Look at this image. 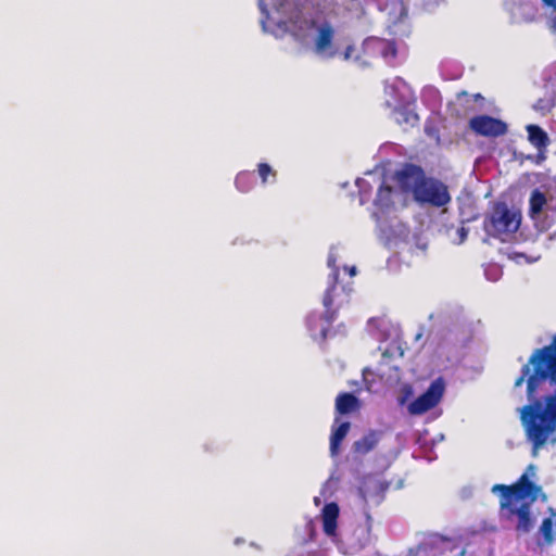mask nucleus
<instances>
[{"label":"nucleus","instance_id":"nucleus-1","mask_svg":"<svg viewBox=\"0 0 556 556\" xmlns=\"http://www.w3.org/2000/svg\"><path fill=\"white\" fill-rule=\"evenodd\" d=\"M547 379L555 389L545 397L544 407L540 400H533L520 410V420L528 440L532 443L534 456L547 442L549 434L556 430V334L548 345L536 349L532 353L529 362L522 366L521 375L514 386L518 388L527 381V393L531 400L539 384Z\"/></svg>","mask_w":556,"mask_h":556},{"label":"nucleus","instance_id":"nucleus-2","mask_svg":"<svg viewBox=\"0 0 556 556\" xmlns=\"http://www.w3.org/2000/svg\"><path fill=\"white\" fill-rule=\"evenodd\" d=\"M535 471L536 466L530 464L515 483L495 484L492 488V492L500 495L501 516L508 521H515V529L519 533H528L533 528L531 506L540 494L543 501L546 500L542 488L530 480Z\"/></svg>","mask_w":556,"mask_h":556},{"label":"nucleus","instance_id":"nucleus-3","mask_svg":"<svg viewBox=\"0 0 556 556\" xmlns=\"http://www.w3.org/2000/svg\"><path fill=\"white\" fill-rule=\"evenodd\" d=\"M396 176L402 188L410 189L414 200L420 204L442 207L451 201L447 187L439 179L427 177L418 165L407 164Z\"/></svg>","mask_w":556,"mask_h":556},{"label":"nucleus","instance_id":"nucleus-4","mask_svg":"<svg viewBox=\"0 0 556 556\" xmlns=\"http://www.w3.org/2000/svg\"><path fill=\"white\" fill-rule=\"evenodd\" d=\"M520 223L521 215L519 212L510 210L504 202H497L485 216L483 229L489 236L501 238L503 235L516 232Z\"/></svg>","mask_w":556,"mask_h":556},{"label":"nucleus","instance_id":"nucleus-5","mask_svg":"<svg viewBox=\"0 0 556 556\" xmlns=\"http://www.w3.org/2000/svg\"><path fill=\"white\" fill-rule=\"evenodd\" d=\"M309 26L316 29L313 37V49L317 55L332 59L337 54V50L333 48V40L336 36V29L329 21H324L319 25L316 24L315 20L309 21Z\"/></svg>","mask_w":556,"mask_h":556},{"label":"nucleus","instance_id":"nucleus-6","mask_svg":"<svg viewBox=\"0 0 556 556\" xmlns=\"http://www.w3.org/2000/svg\"><path fill=\"white\" fill-rule=\"evenodd\" d=\"M444 390V379L442 377L437 378L421 395L409 404V413L413 415H421L432 409L441 401Z\"/></svg>","mask_w":556,"mask_h":556},{"label":"nucleus","instance_id":"nucleus-7","mask_svg":"<svg viewBox=\"0 0 556 556\" xmlns=\"http://www.w3.org/2000/svg\"><path fill=\"white\" fill-rule=\"evenodd\" d=\"M468 127L477 136L486 138H497L508 131V126L504 121L486 114L471 117Z\"/></svg>","mask_w":556,"mask_h":556},{"label":"nucleus","instance_id":"nucleus-8","mask_svg":"<svg viewBox=\"0 0 556 556\" xmlns=\"http://www.w3.org/2000/svg\"><path fill=\"white\" fill-rule=\"evenodd\" d=\"M556 106V80L547 79L543 86V96L533 104V110L546 115Z\"/></svg>","mask_w":556,"mask_h":556},{"label":"nucleus","instance_id":"nucleus-9","mask_svg":"<svg viewBox=\"0 0 556 556\" xmlns=\"http://www.w3.org/2000/svg\"><path fill=\"white\" fill-rule=\"evenodd\" d=\"M382 432L379 430H369L352 445V452L355 456H364L374 451L380 440Z\"/></svg>","mask_w":556,"mask_h":556},{"label":"nucleus","instance_id":"nucleus-10","mask_svg":"<svg viewBox=\"0 0 556 556\" xmlns=\"http://www.w3.org/2000/svg\"><path fill=\"white\" fill-rule=\"evenodd\" d=\"M339 517V506L337 503H328L323 508V528L327 535H334L337 531V520Z\"/></svg>","mask_w":556,"mask_h":556},{"label":"nucleus","instance_id":"nucleus-11","mask_svg":"<svg viewBox=\"0 0 556 556\" xmlns=\"http://www.w3.org/2000/svg\"><path fill=\"white\" fill-rule=\"evenodd\" d=\"M350 428L351 424L349 421H343L340 422L337 427H332L329 446L330 455L332 457L338 456L341 444L345 437L348 435Z\"/></svg>","mask_w":556,"mask_h":556},{"label":"nucleus","instance_id":"nucleus-12","mask_svg":"<svg viewBox=\"0 0 556 556\" xmlns=\"http://www.w3.org/2000/svg\"><path fill=\"white\" fill-rule=\"evenodd\" d=\"M359 408L358 399L350 392L340 393L336 399V412L340 415L350 414Z\"/></svg>","mask_w":556,"mask_h":556},{"label":"nucleus","instance_id":"nucleus-13","mask_svg":"<svg viewBox=\"0 0 556 556\" xmlns=\"http://www.w3.org/2000/svg\"><path fill=\"white\" fill-rule=\"evenodd\" d=\"M528 139L538 150L546 149L549 144L547 134L538 125L527 126Z\"/></svg>","mask_w":556,"mask_h":556},{"label":"nucleus","instance_id":"nucleus-14","mask_svg":"<svg viewBox=\"0 0 556 556\" xmlns=\"http://www.w3.org/2000/svg\"><path fill=\"white\" fill-rule=\"evenodd\" d=\"M548 511L551 516L543 519L539 531L543 536L544 543L551 545L555 540L554 528L556 529V511L552 507L548 508Z\"/></svg>","mask_w":556,"mask_h":556},{"label":"nucleus","instance_id":"nucleus-15","mask_svg":"<svg viewBox=\"0 0 556 556\" xmlns=\"http://www.w3.org/2000/svg\"><path fill=\"white\" fill-rule=\"evenodd\" d=\"M393 188L382 182L377 191L374 204L380 210L389 208L392 205Z\"/></svg>","mask_w":556,"mask_h":556},{"label":"nucleus","instance_id":"nucleus-16","mask_svg":"<svg viewBox=\"0 0 556 556\" xmlns=\"http://www.w3.org/2000/svg\"><path fill=\"white\" fill-rule=\"evenodd\" d=\"M547 203L546 197L539 189L532 191L529 200V214L535 217L542 213L544 205Z\"/></svg>","mask_w":556,"mask_h":556},{"label":"nucleus","instance_id":"nucleus-17","mask_svg":"<svg viewBox=\"0 0 556 556\" xmlns=\"http://www.w3.org/2000/svg\"><path fill=\"white\" fill-rule=\"evenodd\" d=\"M235 184L240 192H249L254 186V176L250 172H241L237 175Z\"/></svg>","mask_w":556,"mask_h":556},{"label":"nucleus","instance_id":"nucleus-18","mask_svg":"<svg viewBox=\"0 0 556 556\" xmlns=\"http://www.w3.org/2000/svg\"><path fill=\"white\" fill-rule=\"evenodd\" d=\"M356 185L359 188V203L365 204L370 198L371 187L364 179H357Z\"/></svg>","mask_w":556,"mask_h":556},{"label":"nucleus","instance_id":"nucleus-19","mask_svg":"<svg viewBox=\"0 0 556 556\" xmlns=\"http://www.w3.org/2000/svg\"><path fill=\"white\" fill-rule=\"evenodd\" d=\"M257 172L263 184H266L268 181L269 176H271L273 180H275L277 175L276 172L271 168V166L267 163H260L257 165Z\"/></svg>","mask_w":556,"mask_h":556},{"label":"nucleus","instance_id":"nucleus-20","mask_svg":"<svg viewBox=\"0 0 556 556\" xmlns=\"http://www.w3.org/2000/svg\"><path fill=\"white\" fill-rule=\"evenodd\" d=\"M337 283L338 282H334L333 279H330L329 286L326 289V291L324 293V298H323V304H324L325 308H330L333 305V294L332 293L337 288Z\"/></svg>","mask_w":556,"mask_h":556},{"label":"nucleus","instance_id":"nucleus-21","mask_svg":"<svg viewBox=\"0 0 556 556\" xmlns=\"http://www.w3.org/2000/svg\"><path fill=\"white\" fill-rule=\"evenodd\" d=\"M389 484L383 482H376L372 486V494L377 497V504H380L384 500V493Z\"/></svg>","mask_w":556,"mask_h":556},{"label":"nucleus","instance_id":"nucleus-22","mask_svg":"<svg viewBox=\"0 0 556 556\" xmlns=\"http://www.w3.org/2000/svg\"><path fill=\"white\" fill-rule=\"evenodd\" d=\"M327 265L332 269L330 275V279H333L334 282H338L339 278V267L337 266V256L333 253H329L327 257Z\"/></svg>","mask_w":556,"mask_h":556},{"label":"nucleus","instance_id":"nucleus-23","mask_svg":"<svg viewBox=\"0 0 556 556\" xmlns=\"http://www.w3.org/2000/svg\"><path fill=\"white\" fill-rule=\"evenodd\" d=\"M400 116L402 118L399 119V123L405 122L406 124H410L412 126L417 124L418 121H419V117H418V115L416 113L410 112V111H406V110L401 111L400 112Z\"/></svg>","mask_w":556,"mask_h":556},{"label":"nucleus","instance_id":"nucleus-24","mask_svg":"<svg viewBox=\"0 0 556 556\" xmlns=\"http://www.w3.org/2000/svg\"><path fill=\"white\" fill-rule=\"evenodd\" d=\"M273 5L277 9V11L287 14V7L293 2V0H271Z\"/></svg>","mask_w":556,"mask_h":556},{"label":"nucleus","instance_id":"nucleus-25","mask_svg":"<svg viewBox=\"0 0 556 556\" xmlns=\"http://www.w3.org/2000/svg\"><path fill=\"white\" fill-rule=\"evenodd\" d=\"M323 318L326 320V323H328L329 325L332 324L334 321V319L337 318V311L336 309H332V307L330 308H326L324 315H323Z\"/></svg>","mask_w":556,"mask_h":556},{"label":"nucleus","instance_id":"nucleus-26","mask_svg":"<svg viewBox=\"0 0 556 556\" xmlns=\"http://www.w3.org/2000/svg\"><path fill=\"white\" fill-rule=\"evenodd\" d=\"M364 515H365V519H366V530H367V533L369 534L374 527V520H372L371 514L368 510H365Z\"/></svg>","mask_w":556,"mask_h":556},{"label":"nucleus","instance_id":"nucleus-27","mask_svg":"<svg viewBox=\"0 0 556 556\" xmlns=\"http://www.w3.org/2000/svg\"><path fill=\"white\" fill-rule=\"evenodd\" d=\"M457 233H458V237H459V243H463L466 240L467 236H468V230L465 227H460L457 230Z\"/></svg>","mask_w":556,"mask_h":556},{"label":"nucleus","instance_id":"nucleus-28","mask_svg":"<svg viewBox=\"0 0 556 556\" xmlns=\"http://www.w3.org/2000/svg\"><path fill=\"white\" fill-rule=\"evenodd\" d=\"M354 51V47L352 45L348 46L344 51V59L349 60Z\"/></svg>","mask_w":556,"mask_h":556},{"label":"nucleus","instance_id":"nucleus-29","mask_svg":"<svg viewBox=\"0 0 556 556\" xmlns=\"http://www.w3.org/2000/svg\"><path fill=\"white\" fill-rule=\"evenodd\" d=\"M547 7H552L556 10V0H542ZM554 25H555V28H556V16H555V20H554Z\"/></svg>","mask_w":556,"mask_h":556},{"label":"nucleus","instance_id":"nucleus-30","mask_svg":"<svg viewBox=\"0 0 556 556\" xmlns=\"http://www.w3.org/2000/svg\"><path fill=\"white\" fill-rule=\"evenodd\" d=\"M344 270L348 271L351 277H354L356 275L355 266H344Z\"/></svg>","mask_w":556,"mask_h":556},{"label":"nucleus","instance_id":"nucleus-31","mask_svg":"<svg viewBox=\"0 0 556 556\" xmlns=\"http://www.w3.org/2000/svg\"><path fill=\"white\" fill-rule=\"evenodd\" d=\"M371 493L369 491H362V496H363V500L367 503L368 502V496H370Z\"/></svg>","mask_w":556,"mask_h":556},{"label":"nucleus","instance_id":"nucleus-32","mask_svg":"<svg viewBox=\"0 0 556 556\" xmlns=\"http://www.w3.org/2000/svg\"><path fill=\"white\" fill-rule=\"evenodd\" d=\"M473 99L476 101H480V100H483L484 98H483V96L481 93H476V94H473Z\"/></svg>","mask_w":556,"mask_h":556},{"label":"nucleus","instance_id":"nucleus-33","mask_svg":"<svg viewBox=\"0 0 556 556\" xmlns=\"http://www.w3.org/2000/svg\"><path fill=\"white\" fill-rule=\"evenodd\" d=\"M462 97H468V92L467 91H460L457 93V98L460 99Z\"/></svg>","mask_w":556,"mask_h":556},{"label":"nucleus","instance_id":"nucleus-34","mask_svg":"<svg viewBox=\"0 0 556 556\" xmlns=\"http://www.w3.org/2000/svg\"><path fill=\"white\" fill-rule=\"evenodd\" d=\"M332 2H337V0H331Z\"/></svg>","mask_w":556,"mask_h":556}]
</instances>
